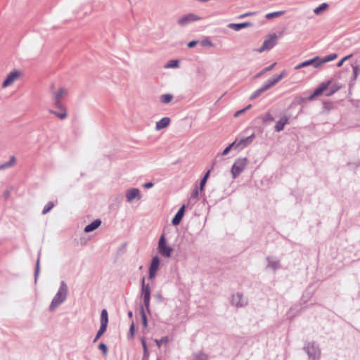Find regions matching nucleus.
Segmentation results:
<instances>
[{
  "label": "nucleus",
  "instance_id": "nucleus-1",
  "mask_svg": "<svg viewBox=\"0 0 360 360\" xmlns=\"http://www.w3.org/2000/svg\"><path fill=\"white\" fill-rule=\"evenodd\" d=\"M338 57V55L336 53H332L328 56H326V57L321 58L319 56H316L312 59L307 60L306 61H304L298 65H297L295 67V70H299L302 68L309 66V65H313L314 68H318L321 67L323 64L334 60Z\"/></svg>",
  "mask_w": 360,
  "mask_h": 360
},
{
  "label": "nucleus",
  "instance_id": "nucleus-2",
  "mask_svg": "<svg viewBox=\"0 0 360 360\" xmlns=\"http://www.w3.org/2000/svg\"><path fill=\"white\" fill-rule=\"evenodd\" d=\"M339 87L336 86H331V82L327 81L322 82L314 91L313 94L309 97V101L314 100L316 97L321 96L323 93L326 96H332L335 92L338 90Z\"/></svg>",
  "mask_w": 360,
  "mask_h": 360
},
{
  "label": "nucleus",
  "instance_id": "nucleus-3",
  "mask_svg": "<svg viewBox=\"0 0 360 360\" xmlns=\"http://www.w3.org/2000/svg\"><path fill=\"white\" fill-rule=\"evenodd\" d=\"M288 72L286 70H283L278 75H276L269 79L260 89L255 91L250 96L251 99H254L259 96L262 93L266 91L269 89L271 88L277 83H278L282 79L287 77Z\"/></svg>",
  "mask_w": 360,
  "mask_h": 360
},
{
  "label": "nucleus",
  "instance_id": "nucleus-4",
  "mask_svg": "<svg viewBox=\"0 0 360 360\" xmlns=\"http://www.w3.org/2000/svg\"><path fill=\"white\" fill-rule=\"evenodd\" d=\"M67 286L64 282L61 283L60 287L52 300L50 309L54 310L57 307H58L65 299L67 296Z\"/></svg>",
  "mask_w": 360,
  "mask_h": 360
},
{
  "label": "nucleus",
  "instance_id": "nucleus-5",
  "mask_svg": "<svg viewBox=\"0 0 360 360\" xmlns=\"http://www.w3.org/2000/svg\"><path fill=\"white\" fill-rule=\"evenodd\" d=\"M23 76V73L21 70H14L10 72L1 84V88L6 89L8 86H12L15 82L18 81Z\"/></svg>",
  "mask_w": 360,
  "mask_h": 360
},
{
  "label": "nucleus",
  "instance_id": "nucleus-6",
  "mask_svg": "<svg viewBox=\"0 0 360 360\" xmlns=\"http://www.w3.org/2000/svg\"><path fill=\"white\" fill-rule=\"evenodd\" d=\"M248 160L246 158L237 159L231 167V174L233 179L238 177L246 168Z\"/></svg>",
  "mask_w": 360,
  "mask_h": 360
},
{
  "label": "nucleus",
  "instance_id": "nucleus-7",
  "mask_svg": "<svg viewBox=\"0 0 360 360\" xmlns=\"http://www.w3.org/2000/svg\"><path fill=\"white\" fill-rule=\"evenodd\" d=\"M278 37L275 33L269 34L264 41L262 46L257 49V52L262 53L271 49L277 44Z\"/></svg>",
  "mask_w": 360,
  "mask_h": 360
},
{
  "label": "nucleus",
  "instance_id": "nucleus-8",
  "mask_svg": "<svg viewBox=\"0 0 360 360\" xmlns=\"http://www.w3.org/2000/svg\"><path fill=\"white\" fill-rule=\"evenodd\" d=\"M54 106L58 109L60 110V112H57L56 110H49V112L55 115L60 120H65L68 117V112L66 108L62 104V101L59 100H53Z\"/></svg>",
  "mask_w": 360,
  "mask_h": 360
},
{
  "label": "nucleus",
  "instance_id": "nucleus-9",
  "mask_svg": "<svg viewBox=\"0 0 360 360\" xmlns=\"http://www.w3.org/2000/svg\"><path fill=\"white\" fill-rule=\"evenodd\" d=\"M158 249L159 253L165 257H169L173 251V249L167 244L164 235L160 238Z\"/></svg>",
  "mask_w": 360,
  "mask_h": 360
},
{
  "label": "nucleus",
  "instance_id": "nucleus-10",
  "mask_svg": "<svg viewBox=\"0 0 360 360\" xmlns=\"http://www.w3.org/2000/svg\"><path fill=\"white\" fill-rule=\"evenodd\" d=\"M142 294L145 306L146 308H148L150 299V290L149 285L145 284L144 278L142 279Z\"/></svg>",
  "mask_w": 360,
  "mask_h": 360
},
{
  "label": "nucleus",
  "instance_id": "nucleus-11",
  "mask_svg": "<svg viewBox=\"0 0 360 360\" xmlns=\"http://www.w3.org/2000/svg\"><path fill=\"white\" fill-rule=\"evenodd\" d=\"M160 259L158 256L154 257L152 260L149 268V277L153 278L155 277L157 271L159 269Z\"/></svg>",
  "mask_w": 360,
  "mask_h": 360
},
{
  "label": "nucleus",
  "instance_id": "nucleus-12",
  "mask_svg": "<svg viewBox=\"0 0 360 360\" xmlns=\"http://www.w3.org/2000/svg\"><path fill=\"white\" fill-rule=\"evenodd\" d=\"M126 198L128 202H131L135 198H140V191L138 188H131L126 191Z\"/></svg>",
  "mask_w": 360,
  "mask_h": 360
},
{
  "label": "nucleus",
  "instance_id": "nucleus-13",
  "mask_svg": "<svg viewBox=\"0 0 360 360\" xmlns=\"http://www.w3.org/2000/svg\"><path fill=\"white\" fill-rule=\"evenodd\" d=\"M199 19L198 17L193 14L186 15L179 19L178 23L181 25H184L188 22H193L198 20Z\"/></svg>",
  "mask_w": 360,
  "mask_h": 360
},
{
  "label": "nucleus",
  "instance_id": "nucleus-14",
  "mask_svg": "<svg viewBox=\"0 0 360 360\" xmlns=\"http://www.w3.org/2000/svg\"><path fill=\"white\" fill-rule=\"evenodd\" d=\"M68 95V90L65 88H60L56 91L53 93V100L62 101Z\"/></svg>",
  "mask_w": 360,
  "mask_h": 360
},
{
  "label": "nucleus",
  "instance_id": "nucleus-15",
  "mask_svg": "<svg viewBox=\"0 0 360 360\" xmlns=\"http://www.w3.org/2000/svg\"><path fill=\"white\" fill-rule=\"evenodd\" d=\"M288 120L289 118L287 116L281 117L275 125V130L278 132L282 131L285 125L288 123Z\"/></svg>",
  "mask_w": 360,
  "mask_h": 360
},
{
  "label": "nucleus",
  "instance_id": "nucleus-16",
  "mask_svg": "<svg viewBox=\"0 0 360 360\" xmlns=\"http://www.w3.org/2000/svg\"><path fill=\"white\" fill-rule=\"evenodd\" d=\"M185 206L183 205L172 219L173 225H178L181 221L184 214Z\"/></svg>",
  "mask_w": 360,
  "mask_h": 360
},
{
  "label": "nucleus",
  "instance_id": "nucleus-17",
  "mask_svg": "<svg viewBox=\"0 0 360 360\" xmlns=\"http://www.w3.org/2000/svg\"><path fill=\"white\" fill-rule=\"evenodd\" d=\"M170 123V119L169 117H163L160 121L156 122L155 129L160 130L166 128Z\"/></svg>",
  "mask_w": 360,
  "mask_h": 360
},
{
  "label": "nucleus",
  "instance_id": "nucleus-18",
  "mask_svg": "<svg viewBox=\"0 0 360 360\" xmlns=\"http://www.w3.org/2000/svg\"><path fill=\"white\" fill-rule=\"evenodd\" d=\"M101 224V221L100 219H96L90 224L87 225L84 231L86 233L91 232L96 229Z\"/></svg>",
  "mask_w": 360,
  "mask_h": 360
},
{
  "label": "nucleus",
  "instance_id": "nucleus-19",
  "mask_svg": "<svg viewBox=\"0 0 360 360\" xmlns=\"http://www.w3.org/2000/svg\"><path fill=\"white\" fill-rule=\"evenodd\" d=\"M250 22H243V23H231L229 25L230 28H232L236 31L240 30V29L245 28L251 26Z\"/></svg>",
  "mask_w": 360,
  "mask_h": 360
},
{
  "label": "nucleus",
  "instance_id": "nucleus-20",
  "mask_svg": "<svg viewBox=\"0 0 360 360\" xmlns=\"http://www.w3.org/2000/svg\"><path fill=\"white\" fill-rule=\"evenodd\" d=\"M16 163L15 156H11L8 162L0 165V170H3L9 167H13Z\"/></svg>",
  "mask_w": 360,
  "mask_h": 360
},
{
  "label": "nucleus",
  "instance_id": "nucleus-21",
  "mask_svg": "<svg viewBox=\"0 0 360 360\" xmlns=\"http://www.w3.org/2000/svg\"><path fill=\"white\" fill-rule=\"evenodd\" d=\"M251 142H252V136L247 137L245 139H241L238 142H236V145H235V148L245 147Z\"/></svg>",
  "mask_w": 360,
  "mask_h": 360
},
{
  "label": "nucleus",
  "instance_id": "nucleus-22",
  "mask_svg": "<svg viewBox=\"0 0 360 360\" xmlns=\"http://www.w3.org/2000/svg\"><path fill=\"white\" fill-rule=\"evenodd\" d=\"M108 316L106 309H103L101 314V325L108 326Z\"/></svg>",
  "mask_w": 360,
  "mask_h": 360
},
{
  "label": "nucleus",
  "instance_id": "nucleus-23",
  "mask_svg": "<svg viewBox=\"0 0 360 360\" xmlns=\"http://www.w3.org/2000/svg\"><path fill=\"white\" fill-rule=\"evenodd\" d=\"M285 13V11H276V12H272V13H267L265 17L266 19L268 20H271L272 18H277V17H279V16H281L283 15V14Z\"/></svg>",
  "mask_w": 360,
  "mask_h": 360
},
{
  "label": "nucleus",
  "instance_id": "nucleus-24",
  "mask_svg": "<svg viewBox=\"0 0 360 360\" xmlns=\"http://www.w3.org/2000/svg\"><path fill=\"white\" fill-rule=\"evenodd\" d=\"M328 5L326 3H323L319 6L316 7L314 10V12L315 14L319 15L321 12L326 11L328 8Z\"/></svg>",
  "mask_w": 360,
  "mask_h": 360
},
{
  "label": "nucleus",
  "instance_id": "nucleus-25",
  "mask_svg": "<svg viewBox=\"0 0 360 360\" xmlns=\"http://www.w3.org/2000/svg\"><path fill=\"white\" fill-rule=\"evenodd\" d=\"M173 98L172 95L171 94H164L160 97V101L163 103H169L172 101Z\"/></svg>",
  "mask_w": 360,
  "mask_h": 360
},
{
  "label": "nucleus",
  "instance_id": "nucleus-26",
  "mask_svg": "<svg viewBox=\"0 0 360 360\" xmlns=\"http://www.w3.org/2000/svg\"><path fill=\"white\" fill-rule=\"evenodd\" d=\"M178 66H179V61L178 60H170L165 65V68H177Z\"/></svg>",
  "mask_w": 360,
  "mask_h": 360
},
{
  "label": "nucleus",
  "instance_id": "nucleus-27",
  "mask_svg": "<svg viewBox=\"0 0 360 360\" xmlns=\"http://www.w3.org/2000/svg\"><path fill=\"white\" fill-rule=\"evenodd\" d=\"M156 345L158 347H160V346L163 344H166L168 342V338L167 337H163L160 340H155Z\"/></svg>",
  "mask_w": 360,
  "mask_h": 360
},
{
  "label": "nucleus",
  "instance_id": "nucleus-28",
  "mask_svg": "<svg viewBox=\"0 0 360 360\" xmlns=\"http://www.w3.org/2000/svg\"><path fill=\"white\" fill-rule=\"evenodd\" d=\"M200 44L204 47H207V46L211 47L213 46V44L212 43V41L207 38L202 39L200 41Z\"/></svg>",
  "mask_w": 360,
  "mask_h": 360
},
{
  "label": "nucleus",
  "instance_id": "nucleus-29",
  "mask_svg": "<svg viewBox=\"0 0 360 360\" xmlns=\"http://www.w3.org/2000/svg\"><path fill=\"white\" fill-rule=\"evenodd\" d=\"M235 145H236V141L233 142L229 146H227L222 152L223 155H227L231 148H235Z\"/></svg>",
  "mask_w": 360,
  "mask_h": 360
},
{
  "label": "nucleus",
  "instance_id": "nucleus-30",
  "mask_svg": "<svg viewBox=\"0 0 360 360\" xmlns=\"http://www.w3.org/2000/svg\"><path fill=\"white\" fill-rule=\"evenodd\" d=\"M53 207V203L52 202H49L44 207L42 213L44 214L48 213Z\"/></svg>",
  "mask_w": 360,
  "mask_h": 360
},
{
  "label": "nucleus",
  "instance_id": "nucleus-31",
  "mask_svg": "<svg viewBox=\"0 0 360 360\" xmlns=\"http://www.w3.org/2000/svg\"><path fill=\"white\" fill-rule=\"evenodd\" d=\"M141 344H142V346H143V348L144 350V356H148V352L147 345H146V342L143 338L141 340Z\"/></svg>",
  "mask_w": 360,
  "mask_h": 360
},
{
  "label": "nucleus",
  "instance_id": "nucleus-32",
  "mask_svg": "<svg viewBox=\"0 0 360 360\" xmlns=\"http://www.w3.org/2000/svg\"><path fill=\"white\" fill-rule=\"evenodd\" d=\"M99 349L103 352L104 355L107 354L108 352V348L106 345L103 343H101L98 346Z\"/></svg>",
  "mask_w": 360,
  "mask_h": 360
},
{
  "label": "nucleus",
  "instance_id": "nucleus-33",
  "mask_svg": "<svg viewBox=\"0 0 360 360\" xmlns=\"http://www.w3.org/2000/svg\"><path fill=\"white\" fill-rule=\"evenodd\" d=\"M276 63H273L272 65H271L270 66H268V67L265 68L263 70L262 72V73H260L258 76L261 75L263 72H267V71H270L271 70H272V69L274 68V67L276 65Z\"/></svg>",
  "mask_w": 360,
  "mask_h": 360
},
{
  "label": "nucleus",
  "instance_id": "nucleus-34",
  "mask_svg": "<svg viewBox=\"0 0 360 360\" xmlns=\"http://www.w3.org/2000/svg\"><path fill=\"white\" fill-rule=\"evenodd\" d=\"M250 106H251V105H248L246 108H244V109H243V110H240L237 111V112L235 113L234 116H235V117L238 116V115H240L241 113L244 112L247 109L250 108Z\"/></svg>",
  "mask_w": 360,
  "mask_h": 360
},
{
  "label": "nucleus",
  "instance_id": "nucleus-35",
  "mask_svg": "<svg viewBox=\"0 0 360 360\" xmlns=\"http://www.w3.org/2000/svg\"><path fill=\"white\" fill-rule=\"evenodd\" d=\"M106 328H107L106 326L101 325L100 329L98 330V333L103 335L105 333V331L106 330Z\"/></svg>",
  "mask_w": 360,
  "mask_h": 360
},
{
  "label": "nucleus",
  "instance_id": "nucleus-36",
  "mask_svg": "<svg viewBox=\"0 0 360 360\" xmlns=\"http://www.w3.org/2000/svg\"><path fill=\"white\" fill-rule=\"evenodd\" d=\"M143 324L145 328L147 327V319L146 314L143 312L142 314Z\"/></svg>",
  "mask_w": 360,
  "mask_h": 360
},
{
  "label": "nucleus",
  "instance_id": "nucleus-37",
  "mask_svg": "<svg viewBox=\"0 0 360 360\" xmlns=\"http://www.w3.org/2000/svg\"><path fill=\"white\" fill-rule=\"evenodd\" d=\"M206 182H207V180L202 178V179L201 180V182H200V191H202L204 189Z\"/></svg>",
  "mask_w": 360,
  "mask_h": 360
},
{
  "label": "nucleus",
  "instance_id": "nucleus-38",
  "mask_svg": "<svg viewBox=\"0 0 360 360\" xmlns=\"http://www.w3.org/2000/svg\"><path fill=\"white\" fill-rule=\"evenodd\" d=\"M197 43H198L197 41H191L188 44V47L193 48L197 44Z\"/></svg>",
  "mask_w": 360,
  "mask_h": 360
},
{
  "label": "nucleus",
  "instance_id": "nucleus-39",
  "mask_svg": "<svg viewBox=\"0 0 360 360\" xmlns=\"http://www.w3.org/2000/svg\"><path fill=\"white\" fill-rule=\"evenodd\" d=\"M255 13H251V12H249V13H245L244 14H242L239 16L240 18H245V17H248V16H250L252 15H254Z\"/></svg>",
  "mask_w": 360,
  "mask_h": 360
},
{
  "label": "nucleus",
  "instance_id": "nucleus-40",
  "mask_svg": "<svg viewBox=\"0 0 360 360\" xmlns=\"http://www.w3.org/2000/svg\"><path fill=\"white\" fill-rule=\"evenodd\" d=\"M153 186V184L151 183V182H148V183H146L144 185H143V187L145 188H150L151 187Z\"/></svg>",
  "mask_w": 360,
  "mask_h": 360
},
{
  "label": "nucleus",
  "instance_id": "nucleus-41",
  "mask_svg": "<svg viewBox=\"0 0 360 360\" xmlns=\"http://www.w3.org/2000/svg\"><path fill=\"white\" fill-rule=\"evenodd\" d=\"M210 170H208V171L206 172V174H205V176H204L203 179H205L207 180V179H208V177H209V176H210Z\"/></svg>",
  "mask_w": 360,
  "mask_h": 360
},
{
  "label": "nucleus",
  "instance_id": "nucleus-42",
  "mask_svg": "<svg viewBox=\"0 0 360 360\" xmlns=\"http://www.w3.org/2000/svg\"><path fill=\"white\" fill-rule=\"evenodd\" d=\"M352 56V54L348 55V56H345V57H344V58H343V60L346 61V60H347L348 59H349Z\"/></svg>",
  "mask_w": 360,
  "mask_h": 360
},
{
  "label": "nucleus",
  "instance_id": "nucleus-43",
  "mask_svg": "<svg viewBox=\"0 0 360 360\" xmlns=\"http://www.w3.org/2000/svg\"><path fill=\"white\" fill-rule=\"evenodd\" d=\"M198 189H196V190L194 191V193H193V197H195V198H198Z\"/></svg>",
  "mask_w": 360,
  "mask_h": 360
},
{
  "label": "nucleus",
  "instance_id": "nucleus-44",
  "mask_svg": "<svg viewBox=\"0 0 360 360\" xmlns=\"http://www.w3.org/2000/svg\"><path fill=\"white\" fill-rule=\"evenodd\" d=\"M344 62H345V60H343V58H342L341 60H340V61L338 62V67L342 66Z\"/></svg>",
  "mask_w": 360,
  "mask_h": 360
},
{
  "label": "nucleus",
  "instance_id": "nucleus-45",
  "mask_svg": "<svg viewBox=\"0 0 360 360\" xmlns=\"http://www.w3.org/2000/svg\"><path fill=\"white\" fill-rule=\"evenodd\" d=\"M134 324L132 323L131 327H130V332L131 333V335H133V333H134Z\"/></svg>",
  "mask_w": 360,
  "mask_h": 360
},
{
  "label": "nucleus",
  "instance_id": "nucleus-46",
  "mask_svg": "<svg viewBox=\"0 0 360 360\" xmlns=\"http://www.w3.org/2000/svg\"><path fill=\"white\" fill-rule=\"evenodd\" d=\"M101 335H102V334H101L99 333H97V334H96L97 338H101Z\"/></svg>",
  "mask_w": 360,
  "mask_h": 360
},
{
  "label": "nucleus",
  "instance_id": "nucleus-47",
  "mask_svg": "<svg viewBox=\"0 0 360 360\" xmlns=\"http://www.w3.org/2000/svg\"><path fill=\"white\" fill-rule=\"evenodd\" d=\"M99 338H97V336H96V338L94 340V342H96Z\"/></svg>",
  "mask_w": 360,
  "mask_h": 360
},
{
  "label": "nucleus",
  "instance_id": "nucleus-48",
  "mask_svg": "<svg viewBox=\"0 0 360 360\" xmlns=\"http://www.w3.org/2000/svg\"><path fill=\"white\" fill-rule=\"evenodd\" d=\"M129 316H131V315H132L131 312H129Z\"/></svg>",
  "mask_w": 360,
  "mask_h": 360
}]
</instances>
